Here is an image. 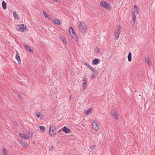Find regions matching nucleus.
Here are the masks:
<instances>
[{"mask_svg":"<svg viewBox=\"0 0 155 155\" xmlns=\"http://www.w3.org/2000/svg\"><path fill=\"white\" fill-rule=\"evenodd\" d=\"M49 134L52 137L54 135H56V129L55 127L52 125H50L49 128Z\"/></svg>","mask_w":155,"mask_h":155,"instance_id":"f03ea898","label":"nucleus"},{"mask_svg":"<svg viewBox=\"0 0 155 155\" xmlns=\"http://www.w3.org/2000/svg\"><path fill=\"white\" fill-rule=\"evenodd\" d=\"M2 5L3 8L4 10L6 9V4L5 2V1H3L2 2Z\"/></svg>","mask_w":155,"mask_h":155,"instance_id":"6ab92c4d","label":"nucleus"},{"mask_svg":"<svg viewBox=\"0 0 155 155\" xmlns=\"http://www.w3.org/2000/svg\"><path fill=\"white\" fill-rule=\"evenodd\" d=\"M40 129L41 131L44 132L45 131V127L43 126L40 127Z\"/></svg>","mask_w":155,"mask_h":155,"instance_id":"a878e982","label":"nucleus"},{"mask_svg":"<svg viewBox=\"0 0 155 155\" xmlns=\"http://www.w3.org/2000/svg\"><path fill=\"white\" fill-rule=\"evenodd\" d=\"M95 76H94V75L93 74V75H91L90 78L91 79H93L95 78Z\"/></svg>","mask_w":155,"mask_h":155,"instance_id":"f704fd0d","label":"nucleus"},{"mask_svg":"<svg viewBox=\"0 0 155 155\" xmlns=\"http://www.w3.org/2000/svg\"><path fill=\"white\" fill-rule=\"evenodd\" d=\"M18 98L20 100L23 99L22 96L20 94H18Z\"/></svg>","mask_w":155,"mask_h":155,"instance_id":"7c9ffc66","label":"nucleus"},{"mask_svg":"<svg viewBox=\"0 0 155 155\" xmlns=\"http://www.w3.org/2000/svg\"><path fill=\"white\" fill-rule=\"evenodd\" d=\"M19 142L24 147H28V144L27 143L23 142L22 140H19Z\"/></svg>","mask_w":155,"mask_h":155,"instance_id":"0eeeda50","label":"nucleus"},{"mask_svg":"<svg viewBox=\"0 0 155 155\" xmlns=\"http://www.w3.org/2000/svg\"><path fill=\"white\" fill-rule=\"evenodd\" d=\"M25 47V48L27 51H28L31 52H33V50L31 49L29 46L28 45H24Z\"/></svg>","mask_w":155,"mask_h":155,"instance_id":"4468645a","label":"nucleus"},{"mask_svg":"<svg viewBox=\"0 0 155 155\" xmlns=\"http://www.w3.org/2000/svg\"><path fill=\"white\" fill-rule=\"evenodd\" d=\"M109 0V1H112V0Z\"/></svg>","mask_w":155,"mask_h":155,"instance_id":"c03bdc74","label":"nucleus"},{"mask_svg":"<svg viewBox=\"0 0 155 155\" xmlns=\"http://www.w3.org/2000/svg\"><path fill=\"white\" fill-rule=\"evenodd\" d=\"M136 24H137L136 22V20H135V21L133 20V24L134 25H136Z\"/></svg>","mask_w":155,"mask_h":155,"instance_id":"c9c22d12","label":"nucleus"},{"mask_svg":"<svg viewBox=\"0 0 155 155\" xmlns=\"http://www.w3.org/2000/svg\"><path fill=\"white\" fill-rule=\"evenodd\" d=\"M95 51L96 53L99 52V50L98 48H96L94 50Z\"/></svg>","mask_w":155,"mask_h":155,"instance_id":"473e14b6","label":"nucleus"},{"mask_svg":"<svg viewBox=\"0 0 155 155\" xmlns=\"http://www.w3.org/2000/svg\"><path fill=\"white\" fill-rule=\"evenodd\" d=\"M120 26H119V29L117 30L115 33V36L116 37H116L115 38V39H118V38L119 36L120 33Z\"/></svg>","mask_w":155,"mask_h":155,"instance_id":"6e6552de","label":"nucleus"},{"mask_svg":"<svg viewBox=\"0 0 155 155\" xmlns=\"http://www.w3.org/2000/svg\"><path fill=\"white\" fill-rule=\"evenodd\" d=\"M132 18H133L134 21H135L136 20V15H135V11H133L132 13Z\"/></svg>","mask_w":155,"mask_h":155,"instance_id":"b1692460","label":"nucleus"},{"mask_svg":"<svg viewBox=\"0 0 155 155\" xmlns=\"http://www.w3.org/2000/svg\"><path fill=\"white\" fill-rule=\"evenodd\" d=\"M69 31L72 37L74 36V35H75V33L74 31L73 28L71 27H70V28L69 29Z\"/></svg>","mask_w":155,"mask_h":155,"instance_id":"9b49d317","label":"nucleus"},{"mask_svg":"<svg viewBox=\"0 0 155 155\" xmlns=\"http://www.w3.org/2000/svg\"><path fill=\"white\" fill-rule=\"evenodd\" d=\"M100 5L101 6L107 9H109L110 7V5L104 1H102L100 3Z\"/></svg>","mask_w":155,"mask_h":155,"instance_id":"20e7f679","label":"nucleus"},{"mask_svg":"<svg viewBox=\"0 0 155 155\" xmlns=\"http://www.w3.org/2000/svg\"><path fill=\"white\" fill-rule=\"evenodd\" d=\"M111 114L115 119H118V115L116 110L115 109H112L111 111Z\"/></svg>","mask_w":155,"mask_h":155,"instance_id":"423d86ee","label":"nucleus"},{"mask_svg":"<svg viewBox=\"0 0 155 155\" xmlns=\"http://www.w3.org/2000/svg\"><path fill=\"white\" fill-rule=\"evenodd\" d=\"M97 123L99 124V123L96 120H94L92 123V128L94 130H98L99 129V127L97 124Z\"/></svg>","mask_w":155,"mask_h":155,"instance_id":"39448f33","label":"nucleus"},{"mask_svg":"<svg viewBox=\"0 0 155 155\" xmlns=\"http://www.w3.org/2000/svg\"><path fill=\"white\" fill-rule=\"evenodd\" d=\"M62 131L65 133H68L70 131L69 128H68L66 126H64L62 128Z\"/></svg>","mask_w":155,"mask_h":155,"instance_id":"f8f14e48","label":"nucleus"},{"mask_svg":"<svg viewBox=\"0 0 155 155\" xmlns=\"http://www.w3.org/2000/svg\"><path fill=\"white\" fill-rule=\"evenodd\" d=\"M86 86H84L83 85V89H86Z\"/></svg>","mask_w":155,"mask_h":155,"instance_id":"a19ab883","label":"nucleus"},{"mask_svg":"<svg viewBox=\"0 0 155 155\" xmlns=\"http://www.w3.org/2000/svg\"><path fill=\"white\" fill-rule=\"evenodd\" d=\"M12 124L15 126H17L18 125V123L16 121L13 122Z\"/></svg>","mask_w":155,"mask_h":155,"instance_id":"72a5a7b5","label":"nucleus"},{"mask_svg":"<svg viewBox=\"0 0 155 155\" xmlns=\"http://www.w3.org/2000/svg\"><path fill=\"white\" fill-rule=\"evenodd\" d=\"M133 25L134 28L137 27V24H136V25Z\"/></svg>","mask_w":155,"mask_h":155,"instance_id":"79ce46f5","label":"nucleus"},{"mask_svg":"<svg viewBox=\"0 0 155 155\" xmlns=\"http://www.w3.org/2000/svg\"><path fill=\"white\" fill-rule=\"evenodd\" d=\"M72 38L74 39L77 42H78V37H77V36L75 35H74V36H73Z\"/></svg>","mask_w":155,"mask_h":155,"instance_id":"c85d7f7f","label":"nucleus"},{"mask_svg":"<svg viewBox=\"0 0 155 155\" xmlns=\"http://www.w3.org/2000/svg\"><path fill=\"white\" fill-rule=\"evenodd\" d=\"M61 39L63 41V42L65 44H67V42L66 40L63 36H62V37L61 38Z\"/></svg>","mask_w":155,"mask_h":155,"instance_id":"cd10ccee","label":"nucleus"},{"mask_svg":"<svg viewBox=\"0 0 155 155\" xmlns=\"http://www.w3.org/2000/svg\"><path fill=\"white\" fill-rule=\"evenodd\" d=\"M60 20H59L57 19H55V20H53V22L56 24L59 25H61V23H60Z\"/></svg>","mask_w":155,"mask_h":155,"instance_id":"f3484780","label":"nucleus"},{"mask_svg":"<svg viewBox=\"0 0 155 155\" xmlns=\"http://www.w3.org/2000/svg\"><path fill=\"white\" fill-rule=\"evenodd\" d=\"M132 54L131 52H129L128 55V59L129 61L130 62L131 61Z\"/></svg>","mask_w":155,"mask_h":155,"instance_id":"412c9836","label":"nucleus"},{"mask_svg":"<svg viewBox=\"0 0 155 155\" xmlns=\"http://www.w3.org/2000/svg\"><path fill=\"white\" fill-rule=\"evenodd\" d=\"M42 13L47 18H48L49 19H51V17H50L49 15L45 11H43L42 12Z\"/></svg>","mask_w":155,"mask_h":155,"instance_id":"2eb2a0df","label":"nucleus"},{"mask_svg":"<svg viewBox=\"0 0 155 155\" xmlns=\"http://www.w3.org/2000/svg\"><path fill=\"white\" fill-rule=\"evenodd\" d=\"M3 154V155H8L7 150L5 148H3L2 150Z\"/></svg>","mask_w":155,"mask_h":155,"instance_id":"5701e85b","label":"nucleus"},{"mask_svg":"<svg viewBox=\"0 0 155 155\" xmlns=\"http://www.w3.org/2000/svg\"><path fill=\"white\" fill-rule=\"evenodd\" d=\"M134 9L135 11H136L138 13H139L140 12V9L136 5L134 6Z\"/></svg>","mask_w":155,"mask_h":155,"instance_id":"aec40b11","label":"nucleus"},{"mask_svg":"<svg viewBox=\"0 0 155 155\" xmlns=\"http://www.w3.org/2000/svg\"><path fill=\"white\" fill-rule=\"evenodd\" d=\"M16 29L20 31H25L28 30V28L26 26H25L24 24H22L21 25H18L16 27Z\"/></svg>","mask_w":155,"mask_h":155,"instance_id":"7ed1b4c3","label":"nucleus"},{"mask_svg":"<svg viewBox=\"0 0 155 155\" xmlns=\"http://www.w3.org/2000/svg\"><path fill=\"white\" fill-rule=\"evenodd\" d=\"M35 114L37 117L38 118L41 119L43 117V115L40 114L38 112H36Z\"/></svg>","mask_w":155,"mask_h":155,"instance_id":"ddd939ff","label":"nucleus"},{"mask_svg":"<svg viewBox=\"0 0 155 155\" xmlns=\"http://www.w3.org/2000/svg\"><path fill=\"white\" fill-rule=\"evenodd\" d=\"M145 60L146 63L148 64L149 65H151V63L149 57H148L147 58L146 57L145 58Z\"/></svg>","mask_w":155,"mask_h":155,"instance_id":"dca6fc26","label":"nucleus"},{"mask_svg":"<svg viewBox=\"0 0 155 155\" xmlns=\"http://www.w3.org/2000/svg\"><path fill=\"white\" fill-rule=\"evenodd\" d=\"M71 99V96H69V99Z\"/></svg>","mask_w":155,"mask_h":155,"instance_id":"37998d69","label":"nucleus"},{"mask_svg":"<svg viewBox=\"0 0 155 155\" xmlns=\"http://www.w3.org/2000/svg\"><path fill=\"white\" fill-rule=\"evenodd\" d=\"M19 135L21 138L22 137L25 139H29L31 137V135L30 136H29V135L26 136L25 134H22L21 133H20Z\"/></svg>","mask_w":155,"mask_h":155,"instance_id":"9d476101","label":"nucleus"},{"mask_svg":"<svg viewBox=\"0 0 155 155\" xmlns=\"http://www.w3.org/2000/svg\"><path fill=\"white\" fill-rule=\"evenodd\" d=\"M13 16L15 19H18L19 18L17 13L15 12H14L13 13Z\"/></svg>","mask_w":155,"mask_h":155,"instance_id":"393cba45","label":"nucleus"},{"mask_svg":"<svg viewBox=\"0 0 155 155\" xmlns=\"http://www.w3.org/2000/svg\"><path fill=\"white\" fill-rule=\"evenodd\" d=\"M16 59L18 61V63L19 64L21 63V61L20 60V58L19 56V54L17 51H16V55L15 56Z\"/></svg>","mask_w":155,"mask_h":155,"instance_id":"1a4fd4ad","label":"nucleus"},{"mask_svg":"<svg viewBox=\"0 0 155 155\" xmlns=\"http://www.w3.org/2000/svg\"><path fill=\"white\" fill-rule=\"evenodd\" d=\"M91 70H92V72H93L94 71H95L96 70H94V68L92 67V68H91L90 69Z\"/></svg>","mask_w":155,"mask_h":155,"instance_id":"e433bc0d","label":"nucleus"},{"mask_svg":"<svg viewBox=\"0 0 155 155\" xmlns=\"http://www.w3.org/2000/svg\"><path fill=\"white\" fill-rule=\"evenodd\" d=\"M85 65L86 66L87 68H89L90 69H91V68H92V67L90 66L87 63H86L85 64Z\"/></svg>","mask_w":155,"mask_h":155,"instance_id":"c756f323","label":"nucleus"},{"mask_svg":"<svg viewBox=\"0 0 155 155\" xmlns=\"http://www.w3.org/2000/svg\"><path fill=\"white\" fill-rule=\"evenodd\" d=\"M60 131V130H59L58 132H59Z\"/></svg>","mask_w":155,"mask_h":155,"instance_id":"a18cd8bd","label":"nucleus"},{"mask_svg":"<svg viewBox=\"0 0 155 155\" xmlns=\"http://www.w3.org/2000/svg\"><path fill=\"white\" fill-rule=\"evenodd\" d=\"M79 30L80 31L82 34H84L87 30V26L84 22H81L79 25Z\"/></svg>","mask_w":155,"mask_h":155,"instance_id":"f257e3e1","label":"nucleus"},{"mask_svg":"<svg viewBox=\"0 0 155 155\" xmlns=\"http://www.w3.org/2000/svg\"><path fill=\"white\" fill-rule=\"evenodd\" d=\"M55 2H60V0H53Z\"/></svg>","mask_w":155,"mask_h":155,"instance_id":"ea45409f","label":"nucleus"},{"mask_svg":"<svg viewBox=\"0 0 155 155\" xmlns=\"http://www.w3.org/2000/svg\"><path fill=\"white\" fill-rule=\"evenodd\" d=\"M92 111L91 108H89L88 110L85 111V114L87 115L89 114L90 112Z\"/></svg>","mask_w":155,"mask_h":155,"instance_id":"4be33fe9","label":"nucleus"},{"mask_svg":"<svg viewBox=\"0 0 155 155\" xmlns=\"http://www.w3.org/2000/svg\"><path fill=\"white\" fill-rule=\"evenodd\" d=\"M93 72L94 73L93 75H94V76H96L97 75L98 72L97 71V70H96Z\"/></svg>","mask_w":155,"mask_h":155,"instance_id":"2f4dec72","label":"nucleus"},{"mask_svg":"<svg viewBox=\"0 0 155 155\" xmlns=\"http://www.w3.org/2000/svg\"><path fill=\"white\" fill-rule=\"evenodd\" d=\"M83 85L87 86V78H83Z\"/></svg>","mask_w":155,"mask_h":155,"instance_id":"bb28decb","label":"nucleus"},{"mask_svg":"<svg viewBox=\"0 0 155 155\" xmlns=\"http://www.w3.org/2000/svg\"><path fill=\"white\" fill-rule=\"evenodd\" d=\"M99 61L100 60L98 58L95 59L93 60L92 63L94 64H96L99 63Z\"/></svg>","mask_w":155,"mask_h":155,"instance_id":"a211bd4d","label":"nucleus"},{"mask_svg":"<svg viewBox=\"0 0 155 155\" xmlns=\"http://www.w3.org/2000/svg\"><path fill=\"white\" fill-rule=\"evenodd\" d=\"M54 149V148H53V146H52L50 148V150H53Z\"/></svg>","mask_w":155,"mask_h":155,"instance_id":"4c0bfd02","label":"nucleus"},{"mask_svg":"<svg viewBox=\"0 0 155 155\" xmlns=\"http://www.w3.org/2000/svg\"><path fill=\"white\" fill-rule=\"evenodd\" d=\"M95 145L93 146L92 147H91V149H94L95 148Z\"/></svg>","mask_w":155,"mask_h":155,"instance_id":"58836bf2","label":"nucleus"}]
</instances>
